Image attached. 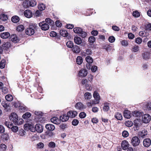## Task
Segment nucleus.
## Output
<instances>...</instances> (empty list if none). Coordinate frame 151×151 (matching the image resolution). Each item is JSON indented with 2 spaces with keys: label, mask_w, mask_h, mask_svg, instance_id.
Instances as JSON below:
<instances>
[{
  "label": "nucleus",
  "mask_w": 151,
  "mask_h": 151,
  "mask_svg": "<svg viewBox=\"0 0 151 151\" xmlns=\"http://www.w3.org/2000/svg\"><path fill=\"white\" fill-rule=\"evenodd\" d=\"M36 28V25L35 24H30L29 27L25 30L26 34L28 35L31 36L34 34L35 30Z\"/></svg>",
  "instance_id": "1"
},
{
  "label": "nucleus",
  "mask_w": 151,
  "mask_h": 151,
  "mask_svg": "<svg viewBox=\"0 0 151 151\" xmlns=\"http://www.w3.org/2000/svg\"><path fill=\"white\" fill-rule=\"evenodd\" d=\"M10 120L13 122L14 124L17 123V121L18 120V117L17 114L15 112H12L9 116Z\"/></svg>",
  "instance_id": "2"
},
{
  "label": "nucleus",
  "mask_w": 151,
  "mask_h": 151,
  "mask_svg": "<svg viewBox=\"0 0 151 151\" xmlns=\"http://www.w3.org/2000/svg\"><path fill=\"white\" fill-rule=\"evenodd\" d=\"M142 116V120L144 123H149L150 121L151 117L148 114H145L143 115Z\"/></svg>",
  "instance_id": "3"
},
{
  "label": "nucleus",
  "mask_w": 151,
  "mask_h": 151,
  "mask_svg": "<svg viewBox=\"0 0 151 151\" xmlns=\"http://www.w3.org/2000/svg\"><path fill=\"white\" fill-rule=\"evenodd\" d=\"M131 143L134 146H136L139 144L140 140L137 137H134L132 139Z\"/></svg>",
  "instance_id": "4"
},
{
  "label": "nucleus",
  "mask_w": 151,
  "mask_h": 151,
  "mask_svg": "<svg viewBox=\"0 0 151 151\" xmlns=\"http://www.w3.org/2000/svg\"><path fill=\"white\" fill-rule=\"evenodd\" d=\"M92 53V51L91 49H87L83 51H81V54L82 57H85L91 55Z\"/></svg>",
  "instance_id": "5"
},
{
  "label": "nucleus",
  "mask_w": 151,
  "mask_h": 151,
  "mask_svg": "<svg viewBox=\"0 0 151 151\" xmlns=\"http://www.w3.org/2000/svg\"><path fill=\"white\" fill-rule=\"evenodd\" d=\"M39 26L41 29L43 30L46 31L49 28V25L45 23L44 22L40 23L39 24Z\"/></svg>",
  "instance_id": "6"
},
{
  "label": "nucleus",
  "mask_w": 151,
  "mask_h": 151,
  "mask_svg": "<svg viewBox=\"0 0 151 151\" xmlns=\"http://www.w3.org/2000/svg\"><path fill=\"white\" fill-rule=\"evenodd\" d=\"M141 121L140 119L137 118L134 121V124L136 127V130L139 129L141 125Z\"/></svg>",
  "instance_id": "7"
},
{
  "label": "nucleus",
  "mask_w": 151,
  "mask_h": 151,
  "mask_svg": "<svg viewBox=\"0 0 151 151\" xmlns=\"http://www.w3.org/2000/svg\"><path fill=\"white\" fill-rule=\"evenodd\" d=\"M35 114L36 115L35 116L36 121L37 122H40L41 120V116L42 115V113L40 111H35Z\"/></svg>",
  "instance_id": "8"
},
{
  "label": "nucleus",
  "mask_w": 151,
  "mask_h": 151,
  "mask_svg": "<svg viewBox=\"0 0 151 151\" xmlns=\"http://www.w3.org/2000/svg\"><path fill=\"white\" fill-rule=\"evenodd\" d=\"M143 108L144 110L146 111L151 110V103H145L143 104Z\"/></svg>",
  "instance_id": "9"
},
{
  "label": "nucleus",
  "mask_w": 151,
  "mask_h": 151,
  "mask_svg": "<svg viewBox=\"0 0 151 151\" xmlns=\"http://www.w3.org/2000/svg\"><path fill=\"white\" fill-rule=\"evenodd\" d=\"M132 115L133 116L136 117L137 118L140 119L143 114L142 112H140L137 111H134L132 113Z\"/></svg>",
  "instance_id": "10"
},
{
  "label": "nucleus",
  "mask_w": 151,
  "mask_h": 151,
  "mask_svg": "<svg viewBox=\"0 0 151 151\" xmlns=\"http://www.w3.org/2000/svg\"><path fill=\"white\" fill-rule=\"evenodd\" d=\"M129 144L128 141L126 140L123 141L121 143V147L124 150H126L129 147Z\"/></svg>",
  "instance_id": "11"
},
{
  "label": "nucleus",
  "mask_w": 151,
  "mask_h": 151,
  "mask_svg": "<svg viewBox=\"0 0 151 151\" xmlns=\"http://www.w3.org/2000/svg\"><path fill=\"white\" fill-rule=\"evenodd\" d=\"M143 144L145 147H149L151 144V141L150 139L149 138L145 139L143 141Z\"/></svg>",
  "instance_id": "12"
},
{
  "label": "nucleus",
  "mask_w": 151,
  "mask_h": 151,
  "mask_svg": "<svg viewBox=\"0 0 151 151\" xmlns=\"http://www.w3.org/2000/svg\"><path fill=\"white\" fill-rule=\"evenodd\" d=\"M87 74V71L85 69H82L79 72L78 75L80 77H83L86 76Z\"/></svg>",
  "instance_id": "13"
},
{
  "label": "nucleus",
  "mask_w": 151,
  "mask_h": 151,
  "mask_svg": "<svg viewBox=\"0 0 151 151\" xmlns=\"http://www.w3.org/2000/svg\"><path fill=\"white\" fill-rule=\"evenodd\" d=\"M93 96L95 99V100H94L96 101V103L99 104L100 101V97L99 94L97 91H95L94 92L93 94Z\"/></svg>",
  "instance_id": "14"
},
{
  "label": "nucleus",
  "mask_w": 151,
  "mask_h": 151,
  "mask_svg": "<svg viewBox=\"0 0 151 151\" xmlns=\"http://www.w3.org/2000/svg\"><path fill=\"white\" fill-rule=\"evenodd\" d=\"M36 131L39 133H41L43 131V127L41 124H37L35 125Z\"/></svg>",
  "instance_id": "15"
},
{
  "label": "nucleus",
  "mask_w": 151,
  "mask_h": 151,
  "mask_svg": "<svg viewBox=\"0 0 151 151\" xmlns=\"http://www.w3.org/2000/svg\"><path fill=\"white\" fill-rule=\"evenodd\" d=\"M75 107L76 109L80 110H83L86 108L83 104L81 102L77 103L76 104Z\"/></svg>",
  "instance_id": "16"
},
{
  "label": "nucleus",
  "mask_w": 151,
  "mask_h": 151,
  "mask_svg": "<svg viewBox=\"0 0 151 151\" xmlns=\"http://www.w3.org/2000/svg\"><path fill=\"white\" fill-rule=\"evenodd\" d=\"M24 14L25 16L27 18H31L32 15V12L29 10H26L25 11Z\"/></svg>",
  "instance_id": "17"
},
{
  "label": "nucleus",
  "mask_w": 151,
  "mask_h": 151,
  "mask_svg": "<svg viewBox=\"0 0 151 151\" xmlns=\"http://www.w3.org/2000/svg\"><path fill=\"white\" fill-rule=\"evenodd\" d=\"M67 114L69 117L73 118L77 115V113L76 111H70L67 113Z\"/></svg>",
  "instance_id": "18"
},
{
  "label": "nucleus",
  "mask_w": 151,
  "mask_h": 151,
  "mask_svg": "<svg viewBox=\"0 0 151 151\" xmlns=\"http://www.w3.org/2000/svg\"><path fill=\"white\" fill-rule=\"evenodd\" d=\"M60 120L63 122H65L68 120L69 119V116L68 114H64L61 116L60 117Z\"/></svg>",
  "instance_id": "19"
},
{
  "label": "nucleus",
  "mask_w": 151,
  "mask_h": 151,
  "mask_svg": "<svg viewBox=\"0 0 151 151\" xmlns=\"http://www.w3.org/2000/svg\"><path fill=\"white\" fill-rule=\"evenodd\" d=\"M72 50L74 53H78L80 52L81 50L78 46L75 45L72 48Z\"/></svg>",
  "instance_id": "20"
},
{
  "label": "nucleus",
  "mask_w": 151,
  "mask_h": 151,
  "mask_svg": "<svg viewBox=\"0 0 151 151\" xmlns=\"http://www.w3.org/2000/svg\"><path fill=\"white\" fill-rule=\"evenodd\" d=\"M74 40L75 43L77 45H80L82 43V40L80 37L78 36L74 37Z\"/></svg>",
  "instance_id": "21"
},
{
  "label": "nucleus",
  "mask_w": 151,
  "mask_h": 151,
  "mask_svg": "<svg viewBox=\"0 0 151 151\" xmlns=\"http://www.w3.org/2000/svg\"><path fill=\"white\" fill-rule=\"evenodd\" d=\"M47 129L50 131H53L55 129V126L51 124H47L45 126Z\"/></svg>",
  "instance_id": "22"
},
{
  "label": "nucleus",
  "mask_w": 151,
  "mask_h": 151,
  "mask_svg": "<svg viewBox=\"0 0 151 151\" xmlns=\"http://www.w3.org/2000/svg\"><path fill=\"white\" fill-rule=\"evenodd\" d=\"M51 122L55 124H59L60 123V120L57 117H53L51 119Z\"/></svg>",
  "instance_id": "23"
},
{
  "label": "nucleus",
  "mask_w": 151,
  "mask_h": 151,
  "mask_svg": "<svg viewBox=\"0 0 151 151\" xmlns=\"http://www.w3.org/2000/svg\"><path fill=\"white\" fill-rule=\"evenodd\" d=\"M124 116L127 119L130 118L131 116V114L130 111H125L124 112Z\"/></svg>",
  "instance_id": "24"
},
{
  "label": "nucleus",
  "mask_w": 151,
  "mask_h": 151,
  "mask_svg": "<svg viewBox=\"0 0 151 151\" xmlns=\"http://www.w3.org/2000/svg\"><path fill=\"white\" fill-rule=\"evenodd\" d=\"M60 34L63 37H67L68 35V33L66 30L65 29H61L60 31Z\"/></svg>",
  "instance_id": "25"
},
{
  "label": "nucleus",
  "mask_w": 151,
  "mask_h": 151,
  "mask_svg": "<svg viewBox=\"0 0 151 151\" xmlns=\"http://www.w3.org/2000/svg\"><path fill=\"white\" fill-rule=\"evenodd\" d=\"M142 56L143 59L147 60L150 58V54L148 52H145L143 53Z\"/></svg>",
  "instance_id": "26"
},
{
  "label": "nucleus",
  "mask_w": 151,
  "mask_h": 151,
  "mask_svg": "<svg viewBox=\"0 0 151 151\" xmlns=\"http://www.w3.org/2000/svg\"><path fill=\"white\" fill-rule=\"evenodd\" d=\"M84 96L85 99L86 100H89L92 98L91 94L88 92L85 93Z\"/></svg>",
  "instance_id": "27"
},
{
  "label": "nucleus",
  "mask_w": 151,
  "mask_h": 151,
  "mask_svg": "<svg viewBox=\"0 0 151 151\" xmlns=\"http://www.w3.org/2000/svg\"><path fill=\"white\" fill-rule=\"evenodd\" d=\"M147 131L146 130H142L139 133V136L141 137L144 138L147 134Z\"/></svg>",
  "instance_id": "28"
},
{
  "label": "nucleus",
  "mask_w": 151,
  "mask_h": 151,
  "mask_svg": "<svg viewBox=\"0 0 151 151\" xmlns=\"http://www.w3.org/2000/svg\"><path fill=\"white\" fill-rule=\"evenodd\" d=\"M45 23L50 25H53L54 24V22L49 18H46L45 19Z\"/></svg>",
  "instance_id": "29"
},
{
  "label": "nucleus",
  "mask_w": 151,
  "mask_h": 151,
  "mask_svg": "<svg viewBox=\"0 0 151 151\" xmlns=\"http://www.w3.org/2000/svg\"><path fill=\"white\" fill-rule=\"evenodd\" d=\"M29 4V0H25L23 1L22 5L24 7L27 8L30 6V4Z\"/></svg>",
  "instance_id": "30"
},
{
  "label": "nucleus",
  "mask_w": 151,
  "mask_h": 151,
  "mask_svg": "<svg viewBox=\"0 0 151 151\" xmlns=\"http://www.w3.org/2000/svg\"><path fill=\"white\" fill-rule=\"evenodd\" d=\"M10 34L8 32H3L0 35L1 37L3 39H6L8 38L10 36Z\"/></svg>",
  "instance_id": "31"
},
{
  "label": "nucleus",
  "mask_w": 151,
  "mask_h": 151,
  "mask_svg": "<svg viewBox=\"0 0 151 151\" xmlns=\"http://www.w3.org/2000/svg\"><path fill=\"white\" fill-rule=\"evenodd\" d=\"M83 29L80 27H75L73 29L74 32L76 34H78L79 35L82 32Z\"/></svg>",
  "instance_id": "32"
},
{
  "label": "nucleus",
  "mask_w": 151,
  "mask_h": 151,
  "mask_svg": "<svg viewBox=\"0 0 151 151\" xmlns=\"http://www.w3.org/2000/svg\"><path fill=\"white\" fill-rule=\"evenodd\" d=\"M110 104L109 103H106L104 104L103 107V110L105 111H108L109 109V106Z\"/></svg>",
  "instance_id": "33"
},
{
  "label": "nucleus",
  "mask_w": 151,
  "mask_h": 151,
  "mask_svg": "<svg viewBox=\"0 0 151 151\" xmlns=\"http://www.w3.org/2000/svg\"><path fill=\"white\" fill-rule=\"evenodd\" d=\"M132 51L134 52H139L140 50L139 46L136 45L134 46L132 48Z\"/></svg>",
  "instance_id": "34"
},
{
  "label": "nucleus",
  "mask_w": 151,
  "mask_h": 151,
  "mask_svg": "<svg viewBox=\"0 0 151 151\" xmlns=\"http://www.w3.org/2000/svg\"><path fill=\"white\" fill-rule=\"evenodd\" d=\"M96 104H98V103H96V101L94 100L89 101L87 102L86 104L87 106L89 107H91L93 105Z\"/></svg>",
  "instance_id": "35"
},
{
  "label": "nucleus",
  "mask_w": 151,
  "mask_h": 151,
  "mask_svg": "<svg viewBox=\"0 0 151 151\" xmlns=\"http://www.w3.org/2000/svg\"><path fill=\"white\" fill-rule=\"evenodd\" d=\"M11 20L13 22L16 23L19 21V18L18 17L15 16L12 18Z\"/></svg>",
  "instance_id": "36"
},
{
  "label": "nucleus",
  "mask_w": 151,
  "mask_h": 151,
  "mask_svg": "<svg viewBox=\"0 0 151 151\" xmlns=\"http://www.w3.org/2000/svg\"><path fill=\"white\" fill-rule=\"evenodd\" d=\"M115 117L116 119L119 120H121L122 119V114L119 112L116 113L115 114Z\"/></svg>",
  "instance_id": "37"
},
{
  "label": "nucleus",
  "mask_w": 151,
  "mask_h": 151,
  "mask_svg": "<svg viewBox=\"0 0 151 151\" xmlns=\"http://www.w3.org/2000/svg\"><path fill=\"white\" fill-rule=\"evenodd\" d=\"M85 60L88 63H92L93 62V58L89 56L86 57Z\"/></svg>",
  "instance_id": "38"
},
{
  "label": "nucleus",
  "mask_w": 151,
  "mask_h": 151,
  "mask_svg": "<svg viewBox=\"0 0 151 151\" xmlns=\"http://www.w3.org/2000/svg\"><path fill=\"white\" fill-rule=\"evenodd\" d=\"M46 8V6L45 4H43L41 3H40L38 5V8L40 11H43Z\"/></svg>",
  "instance_id": "39"
},
{
  "label": "nucleus",
  "mask_w": 151,
  "mask_h": 151,
  "mask_svg": "<svg viewBox=\"0 0 151 151\" xmlns=\"http://www.w3.org/2000/svg\"><path fill=\"white\" fill-rule=\"evenodd\" d=\"M83 59L80 56H78L76 59V62L78 65H81L83 63Z\"/></svg>",
  "instance_id": "40"
},
{
  "label": "nucleus",
  "mask_w": 151,
  "mask_h": 151,
  "mask_svg": "<svg viewBox=\"0 0 151 151\" xmlns=\"http://www.w3.org/2000/svg\"><path fill=\"white\" fill-rule=\"evenodd\" d=\"M24 29V27L22 25H19L17 26L16 30L18 32H22Z\"/></svg>",
  "instance_id": "41"
},
{
  "label": "nucleus",
  "mask_w": 151,
  "mask_h": 151,
  "mask_svg": "<svg viewBox=\"0 0 151 151\" xmlns=\"http://www.w3.org/2000/svg\"><path fill=\"white\" fill-rule=\"evenodd\" d=\"M10 128L12 130V131L14 132H16L18 130V127L16 126H13V125Z\"/></svg>",
  "instance_id": "42"
},
{
  "label": "nucleus",
  "mask_w": 151,
  "mask_h": 151,
  "mask_svg": "<svg viewBox=\"0 0 151 151\" xmlns=\"http://www.w3.org/2000/svg\"><path fill=\"white\" fill-rule=\"evenodd\" d=\"M5 99L8 101H11L12 100L13 97L12 95L8 94L5 96Z\"/></svg>",
  "instance_id": "43"
},
{
  "label": "nucleus",
  "mask_w": 151,
  "mask_h": 151,
  "mask_svg": "<svg viewBox=\"0 0 151 151\" xmlns=\"http://www.w3.org/2000/svg\"><path fill=\"white\" fill-rule=\"evenodd\" d=\"M6 61L4 60H2L0 63V67L1 68H4L5 66Z\"/></svg>",
  "instance_id": "44"
},
{
  "label": "nucleus",
  "mask_w": 151,
  "mask_h": 151,
  "mask_svg": "<svg viewBox=\"0 0 151 151\" xmlns=\"http://www.w3.org/2000/svg\"><path fill=\"white\" fill-rule=\"evenodd\" d=\"M31 114L29 112H27L22 115V118L24 119H27L30 117L31 116Z\"/></svg>",
  "instance_id": "45"
},
{
  "label": "nucleus",
  "mask_w": 151,
  "mask_h": 151,
  "mask_svg": "<svg viewBox=\"0 0 151 151\" xmlns=\"http://www.w3.org/2000/svg\"><path fill=\"white\" fill-rule=\"evenodd\" d=\"M132 15L135 17H138L140 16V14L139 12L136 10L133 12Z\"/></svg>",
  "instance_id": "46"
},
{
  "label": "nucleus",
  "mask_w": 151,
  "mask_h": 151,
  "mask_svg": "<svg viewBox=\"0 0 151 151\" xmlns=\"http://www.w3.org/2000/svg\"><path fill=\"white\" fill-rule=\"evenodd\" d=\"M67 46L70 48H72L73 45V43L71 41H68L66 43Z\"/></svg>",
  "instance_id": "47"
},
{
  "label": "nucleus",
  "mask_w": 151,
  "mask_h": 151,
  "mask_svg": "<svg viewBox=\"0 0 151 151\" xmlns=\"http://www.w3.org/2000/svg\"><path fill=\"white\" fill-rule=\"evenodd\" d=\"M19 109L21 112H24L27 110L26 107L24 106H20L19 107Z\"/></svg>",
  "instance_id": "48"
},
{
  "label": "nucleus",
  "mask_w": 151,
  "mask_h": 151,
  "mask_svg": "<svg viewBox=\"0 0 151 151\" xmlns=\"http://www.w3.org/2000/svg\"><path fill=\"white\" fill-rule=\"evenodd\" d=\"M1 105L5 109H9V105L6 103L5 101H3L1 102Z\"/></svg>",
  "instance_id": "49"
},
{
  "label": "nucleus",
  "mask_w": 151,
  "mask_h": 151,
  "mask_svg": "<svg viewBox=\"0 0 151 151\" xmlns=\"http://www.w3.org/2000/svg\"><path fill=\"white\" fill-rule=\"evenodd\" d=\"M95 40V38L93 36L90 37L88 39V41L90 43H93L94 42Z\"/></svg>",
  "instance_id": "50"
},
{
  "label": "nucleus",
  "mask_w": 151,
  "mask_h": 151,
  "mask_svg": "<svg viewBox=\"0 0 151 151\" xmlns=\"http://www.w3.org/2000/svg\"><path fill=\"white\" fill-rule=\"evenodd\" d=\"M0 18L2 20L5 21L8 18L6 15L4 14H3L0 15Z\"/></svg>",
  "instance_id": "51"
},
{
  "label": "nucleus",
  "mask_w": 151,
  "mask_h": 151,
  "mask_svg": "<svg viewBox=\"0 0 151 151\" xmlns=\"http://www.w3.org/2000/svg\"><path fill=\"white\" fill-rule=\"evenodd\" d=\"M133 124V122L130 121H127L125 123V125L126 126L129 127H130L132 126Z\"/></svg>",
  "instance_id": "52"
},
{
  "label": "nucleus",
  "mask_w": 151,
  "mask_h": 151,
  "mask_svg": "<svg viewBox=\"0 0 151 151\" xmlns=\"http://www.w3.org/2000/svg\"><path fill=\"white\" fill-rule=\"evenodd\" d=\"M79 35L81 36L82 38H85L87 36V34L86 32L83 31V30L82 32H81V33Z\"/></svg>",
  "instance_id": "53"
},
{
  "label": "nucleus",
  "mask_w": 151,
  "mask_h": 151,
  "mask_svg": "<svg viewBox=\"0 0 151 151\" xmlns=\"http://www.w3.org/2000/svg\"><path fill=\"white\" fill-rule=\"evenodd\" d=\"M30 6H34L37 4V2L35 0H31L30 1Z\"/></svg>",
  "instance_id": "54"
},
{
  "label": "nucleus",
  "mask_w": 151,
  "mask_h": 151,
  "mask_svg": "<svg viewBox=\"0 0 151 151\" xmlns=\"http://www.w3.org/2000/svg\"><path fill=\"white\" fill-rule=\"evenodd\" d=\"M115 38L113 36H110L108 38V40L111 43L114 42L115 40Z\"/></svg>",
  "instance_id": "55"
},
{
  "label": "nucleus",
  "mask_w": 151,
  "mask_h": 151,
  "mask_svg": "<svg viewBox=\"0 0 151 151\" xmlns=\"http://www.w3.org/2000/svg\"><path fill=\"white\" fill-rule=\"evenodd\" d=\"M122 135L124 137H127L129 136V133L127 131L124 130L122 132Z\"/></svg>",
  "instance_id": "56"
},
{
  "label": "nucleus",
  "mask_w": 151,
  "mask_h": 151,
  "mask_svg": "<svg viewBox=\"0 0 151 151\" xmlns=\"http://www.w3.org/2000/svg\"><path fill=\"white\" fill-rule=\"evenodd\" d=\"M6 145L3 144H1L0 145V149L3 151L5 150L6 149Z\"/></svg>",
  "instance_id": "57"
},
{
  "label": "nucleus",
  "mask_w": 151,
  "mask_h": 151,
  "mask_svg": "<svg viewBox=\"0 0 151 151\" xmlns=\"http://www.w3.org/2000/svg\"><path fill=\"white\" fill-rule=\"evenodd\" d=\"M56 26L58 27H60L62 25V24L59 20H57L55 22Z\"/></svg>",
  "instance_id": "58"
},
{
  "label": "nucleus",
  "mask_w": 151,
  "mask_h": 151,
  "mask_svg": "<svg viewBox=\"0 0 151 151\" xmlns=\"http://www.w3.org/2000/svg\"><path fill=\"white\" fill-rule=\"evenodd\" d=\"M78 121L77 119H74L73 120L72 123L73 125L74 126L77 125L78 124Z\"/></svg>",
  "instance_id": "59"
},
{
  "label": "nucleus",
  "mask_w": 151,
  "mask_h": 151,
  "mask_svg": "<svg viewBox=\"0 0 151 151\" xmlns=\"http://www.w3.org/2000/svg\"><path fill=\"white\" fill-rule=\"evenodd\" d=\"M48 146L51 148H54L55 146V144L54 142H50L49 143Z\"/></svg>",
  "instance_id": "60"
},
{
  "label": "nucleus",
  "mask_w": 151,
  "mask_h": 151,
  "mask_svg": "<svg viewBox=\"0 0 151 151\" xmlns=\"http://www.w3.org/2000/svg\"><path fill=\"white\" fill-rule=\"evenodd\" d=\"M44 146V144L42 142H39L37 145V147L38 148H42Z\"/></svg>",
  "instance_id": "61"
},
{
  "label": "nucleus",
  "mask_w": 151,
  "mask_h": 151,
  "mask_svg": "<svg viewBox=\"0 0 151 151\" xmlns=\"http://www.w3.org/2000/svg\"><path fill=\"white\" fill-rule=\"evenodd\" d=\"M86 116V114L84 112H81L79 114V116L81 118H84Z\"/></svg>",
  "instance_id": "62"
},
{
  "label": "nucleus",
  "mask_w": 151,
  "mask_h": 151,
  "mask_svg": "<svg viewBox=\"0 0 151 151\" xmlns=\"http://www.w3.org/2000/svg\"><path fill=\"white\" fill-rule=\"evenodd\" d=\"M142 42V39L140 37H137L135 39V42L137 44H140Z\"/></svg>",
  "instance_id": "63"
},
{
  "label": "nucleus",
  "mask_w": 151,
  "mask_h": 151,
  "mask_svg": "<svg viewBox=\"0 0 151 151\" xmlns=\"http://www.w3.org/2000/svg\"><path fill=\"white\" fill-rule=\"evenodd\" d=\"M60 128L63 130H64L65 129L67 128V125L65 124H61L60 126Z\"/></svg>",
  "instance_id": "64"
}]
</instances>
